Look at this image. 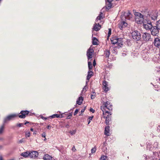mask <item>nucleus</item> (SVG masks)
Returning a JSON list of instances; mask_svg holds the SVG:
<instances>
[{
    "label": "nucleus",
    "mask_w": 160,
    "mask_h": 160,
    "mask_svg": "<svg viewBox=\"0 0 160 160\" xmlns=\"http://www.w3.org/2000/svg\"><path fill=\"white\" fill-rule=\"evenodd\" d=\"M101 109L103 112V118H106L105 123L107 125H108L111 119L112 114L111 111L112 109V105L109 101L103 102V105L101 107Z\"/></svg>",
    "instance_id": "obj_1"
},
{
    "label": "nucleus",
    "mask_w": 160,
    "mask_h": 160,
    "mask_svg": "<svg viewBox=\"0 0 160 160\" xmlns=\"http://www.w3.org/2000/svg\"><path fill=\"white\" fill-rule=\"evenodd\" d=\"M134 15L136 17H139L141 18V20L138 21V18H135V21L138 24H141L143 23L144 19V16L141 13L136 12V11H133Z\"/></svg>",
    "instance_id": "obj_2"
},
{
    "label": "nucleus",
    "mask_w": 160,
    "mask_h": 160,
    "mask_svg": "<svg viewBox=\"0 0 160 160\" xmlns=\"http://www.w3.org/2000/svg\"><path fill=\"white\" fill-rule=\"evenodd\" d=\"M132 39L135 41H138L141 38V35L140 33L137 31H134L132 33Z\"/></svg>",
    "instance_id": "obj_3"
},
{
    "label": "nucleus",
    "mask_w": 160,
    "mask_h": 160,
    "mask_svg": "<svg viewBox=\"0 0 160 160\" xmlns=\"http://www.w3.org/2000/svg\"><path fill=\"white\" fill-rule=\"evenodd\" d=\"M142 39L143 41L146 42L152 40V39L151 38L150 34L147 32H145L143 33L142 35Z\"/></svg>",
    "instance_id": "obj_4"
},
{
    "label": "nucleus",
    "mask_w": 160,
    "mask_h": 160,
    "mask_svg": "<svg viewBox=\"0 0 160 160\" xmlns=\"http://www.w3.org/2000/svg\"><path fill=\"white\" fill-rule=\"evenodd\" d=\"M94 50L92 48L90 47L87 50V55L88 60L91 58L93 57Z\"/></svg>",
    "instance_id": "obj_5"
},
{
    "label": "nucleus",
    "mask_w": 160,
    "mask_h": 160,
    "mask_svg": "<svg viewBox=\"0 0 160 160\" xmlns=\"http://www.w3.org/2000/svg\"><path fill=\"white\" fill-rule=\"evenodd\" d=\"M124 15L126 19L130 20H133V17L132 14L131 13L130 11H128L127 12L124 13Z\"/></svg>",
    "instance_id": "obj_6"
},
{
    "label": "nucleus",
    "mask_w": 160,
    "mask_h": 160,
    "mask_svg": "<svg viewBox=\"0 0 160 160\" xmlns=\"http://www.w3.org/2000/svg\"><path fill=\"white\" fill-rule=\"evenodd\" d=\"M159 30L156 26L152 27L151 30L152 34L153 36H157L159 33Z\"/></svg>",
    "instance_id": "obj_7"
},
{
    "label": "nucleus",
    "mask_w": 160,
    "mask_h": 160,
    "mask_svg": "<svg viewBox=\"0 0 160 160\" xmlns=\"http://www.w3.org/2000/svg\"><path fill=\"white\" fill-rule=\"evenodd\" d=\"M29 113V112L27 110L22 111H21L20 115H18L19 118H24L26 115H28Z\"/></svg>",
    "instance_id": "obj_8"
},
{
    "label": "nucleus",
    "mask_w": 160,
    "mask_h": 160,
    "mask_svg": "<svg viewBox=\"0 0 160 160\" xmlns=\"http://www.w3.org/2000/svg\"><path fill=\"white\" fill-rule=\"evenodd\" d=\"M38 153L37 151H30L29 157L30 158H35L38 157Z\"/></svg>",
    "instance_id": "obj_9"
},
{
    "label": "nucleus",
    "mask_w": 160,
    "mask_h": 160,
    "mask_svg": "<svg viewBox=\"0 0 160 160\" xmlns=\"http://www.w3.org/2000/svg\"><path fill=\"white\" fill-rule=\"evenodd\" d=\"M127 25V23L125 22L121 21L118 24V27L120 29H122V28L126 27Z\"/></svg>",
    "instance_id": "obj_10"
},
{
    "label": "nucleus",
    "mask_w": 160,
    "mask_h": 160,
    "mask_svg": "<svg viewBox=\"0 0 160 160\" xmlns=\"http://www.w3.org/2000/svg\"><path fill=\"white\" fill-rule=\"evenodd\" d=\"M103 87V89L105 92H107L109 90V88H108V82L104 80L102 83Z\"/></svg>",
    "instance_id": "obj_11"
},
{
    "label": "nucleus",
    "mask_w": 160,
    "mask_h": 160,
    "mask_svg": "<svg viewBox=\"0 0 160 160\" xmlns=\"http://www.w3.org/2000/svg\"><path fill=\"white\" fill-rule=\"evenodd\" d=\"M113 0H106V8L108 9H110L112 6V2Z\"/></svg>",
    "instance_id": "obj_12"
},
{
    "label": "nucleus",
    "mask_w": 160,
    "mask_h": 160,
    "mask_svg": "<svg viewBox=\"0 0 160 160\" xmlns=\"http://www.w3.org/2000/svg\"><path fill=\"white\" fill-rule=\"evenodd\" d=\"M143 26L147 30H151L152 27V25L150 22H148L146 24H144Z\"/></svg>",
    "instance_id": "obj_13"
},
{
    "label": "nucleus",
    "mask_w": 160,
    "mask_h": 160,
    "mask_svg": "<svg viewBox=\"0 0 160 160\" xmlns=\"http://www.w3.org/2000/svg\"><path fill=\"white\" fill-rule=\"evenodd\" d=\"M154 43V45L158 48L160 47V39L158 38L155 39Z\"/></svg>",
    "instance_id": "obj_14"
},
{
    "label": "nucleus",
    "mask_w": 160,
    "mask_h": 160,
    "mask_svg": "<svg viewBox=\"0 0 160 160\" xmlns=\"http://www.w3.org/2000/svg\"><path fill=\"white\" fill-rule=\"evenodd\" d=\"M101 28V26L100 24L99 23H95L93 28V29L95 31H98Z\"/></svg>",
    "instance_id": "obj_15"
},
{
    "label": "nucleus",
    "mask_w": 160,
    "mask_h": 160,
    "mask_svg": "<svg viewBox=\"0 0 160 160\" xmlns=\"http://www.w3.org/2000/svg\"><path fill=\"white\" fill-rule=\"evenodd\" d=\"M17 116V115L15 114L10 115L8 116L5 119V121L10 120Z\"/></svg>",
    "instance_id": "obj_16"
},
{
    "label": "nucleus",
    "mask_w": 160,
    "mask_h": 160,
    "mask_svg": "<svg viewBox=\"0 0 160 160\" xmlns=\"http://www.w3.org/2000/svg\"><path fill=\"white\" fill-rule=\"evenodd\" d=\"M117 45L118 47H121L123 45L122 39L121 38H117Z\"/></svg>",
    "instance_id": "obj_17"
},
{
    "label": "nucleus",
    "mask_w": 160,
    "mask_h": 160,
    "mask_svg": "<svg viewBox=\"0 0 160 160\" xmlns=\"http://www.w3.org/2000/svg\"><path fill=\"white\" fill-rule=\"evenodd\" d=\"M104 134L108 136L110 135V127L109 126H108L105 128Z\"/></svg>",
    "instance_id": "obj_18"
},
{
    "label": "nucleus",
    "mask_w": 160,
    "mask_h": 160,
    "mask_svg": "<svg viewBox=\"0 0 160 160\" xmlns=\"http://www.w3.org/2000/svg\"><path fill=\"white\" fill-rule=\"evenodd\" d=\"M43 158L44 160H52V157L48 154H45Z\"/></svg>",
    "instance_id": "obj_19"
},
{
    "label": "nucleus",
    "mask_w": 160,
    "mask_h": 160,
    "mask_svg": "<svg viewBox=\"0 0 160 160\" xmlns=\"http://www.w3.org/2000/svg\"><path fill=\"white\" fill-rule=\"evenodd\" d=\"M111 43L113 44H117V38L115 37L111 38Z\"/></svg>",
    "instance_id": "obj_20"
},
{
    "label": "nucleus",
    "mask_w": 160,
    "mask_h": 160,
    "mask_svg": "<svg viewBox=\"0 0 160 160\" xmlns=\"http://www.w3.org/2000/svg\"><path fill=\"white\" fill-rule=\"evenodd\" d=\"M30 154V151L29 152H23L22 153L21 155L24 157V158H27L29 156Z\"/></svg>",
    "instance_id": "obj_21"
},
{
    "label": "nucleus",
    "mask_w": 160,
    "mask_h": 160,
    "mask_svg": "<svg viewBox=\"0 0 160 160\" xmlns=\"http://www.w3.org/2000/svg\"><path fill=\"white\" fill-rule=\"evenodd\" d=\"M83 101V98L82 97H80L77 101V103L80 105L82 103Z\"/></svg>",
    "instance_id": "obj_22"
},
{
    "label": "nucleus",
    "mask_w": 160,
    "mask_h": 160,
    "mask_svg": "<svg viewBox=\"0 0 160 160\" xmlns=\"http://www.w3.org/2000/svg\"><path fill=\"white\" fill-rule=\"evenodd\" d=\"M62 115L58 114H54L50 117V118H62Z\"/></svg>",
    "instance_id": "obj_23"
},
{
    "label": "nucleus",
    "mask_w": 160,
    "mask_h": 160,
    "mask_svg": "<svg viewBox=\"0 0 160 160\" xmlns=\"http://www.w3.org/2000/svg\"><path fill=\"white\" fill-rule=\"evenodd\" d=\"M98 41L96 38H92V44L94 45H97L98 43Z\"/></svg>",
    "instance_id": "obj_24"
},
{
    "label": "nucleus",
    "mask_w": 160,
    "mask_h": 160,
    "mask_svg": "<svg viewBox=\"0 0 160 160\" xmlns=\"http://www.w3.org/2000/svg\"><path fill=\"white\" fill-rule=\"evenodd\" d=\"M158 16L157 13L155 12L153 15H152L151 16V18L152 19L155 20L157 19Z\"/></svg>",
    "instance_id": "obj_25"
},
{
    "label": "nucleus",
    "mask_w": 160,
    "mask_h": 160,
    "mask_svg": "<svg viewBox=\"0 0 160 160\" xmlns=\"http://www.w3.org/2000/svg\"><path fill=\"white\" fill-rule=\"evenodd\" d=\"M103 13L102 12H100V14L98 16L96 19V21H98V20H101V19L103 18Z\"/></svg>",
    "instance_id": "obj_26"
},
{
    "label": "nucleus",
    "mask_w": 160,
    "mask_h": 160,
    "mask_svg": "<svg viewBox=\"0 0 160 160\" xmlns=\"http://www.w3.org/2000/svg\"><path fill=\"white\" fill-rule=\"evenodd\" d=\"M5 127V125L4 124H3L0 128V134H2L4 130Z\"/></svg>",
    "instance_id": "obj_27"
},
{
    "label": "nucleus",
    "mask_w": 160,
    "mask_h": 160,
    "mask_svg": "<svg viewBox=\"0 0 160 160\" xmlns=\"http://www.w3.org/2000/svg\"><path fill=\"white\" fill-rule=\"evenodd\" d=\"M110 54V52L109 50H107L105 53V57L107 58H108Z\"/></svg>",
    "instance_id": "obj_28"
},
{
    "label": "nucleus",
    "mask_w": 160,
    "mask_h": 160,
    "mask_svg": "<svg viewBox=\"0 0 160 160\" xmlns=\"http://www.w3.org/2000/svg\"><path fill=\"white\" fill-rule=\"evenodd\" d=\"M111 28H109L108 29V36L107 37V40H108L109 38V37L110 36L111 34Z\"/></svg>",
    "instance_id": "obj_29"
},
{
    "label": "nucleus",
    "mask_w": 160,
    "mask_h": 160,
    "mask_svg": "<svg viewBox=\"0 0 160 160\" xmlns=\"http://www.w3.org/2000/svg\"><path fill=\"white\" fill-rule=\"evenodd\" d=\"M88 67L89 70L92 68L93 67L90 62H88Z\"/></svg>",
    "instance_id": "obj_30"
},
{
    "label": "nucleus",
    "mask_w": 160,
    "mask_h": 160,
    "mask_svg": "<svg viewBox=\"0 0 160 160\" xmlns=\"http://www.w3.org/2000/svg\"><path fill=\"white\" fill-rule=\"evenodd\" d=\"M93 72L90 70H89L88 72V75L91 77L92 76H93Z\"/></svg>",
    "instance_id": "obj_31"
},
{
    "label": "nucleus",
    "mask_w": 160,
    "mask_h": 160,
    "mask_svg": "<svg viewBox=\"0 0 160 160\" xmlns=\"http://www.w3.org/2000/svg\"><path fill=\"white\" fill-rule=\"evenodd\" d=\"M100 160H108V159L106 156H103L101 157Z\"/></svg>",
    "instance_id": "obj_32"
},
{
    "label": "nucleus",
    "mask_w": 160,
    "mask_h": 160,
    "mask_svg": "<svg viewBox=\"0 0 160 160\" xmlns=\"http://www.w3.org/2000/svg\"><path fill=\"white\" fill-rule=\"evenodd\" d=\"M93 118V116L89 117L88 119V124H89L90 123V122H91V121L92 120V119Z\"/></svg>",
    "instance_id": "obj_33"
},
{
    "label": "nucleus",
    "mask_w": 160,
    "mask_h": 160,
    "mask_svg": "<svg viewBox=\"0 0 160 160\" xmlns=\"http://www.w3.org/2000/svg\"><path fill=\"white\" fill-rule=\"evenodd\" d=\"M156 26L157 27L158 29L160 30V20L157 22Z\"/></svg>",
    "instance_id": "obj_34"
},
{
    "label": "nucleus",
    "mask_w": 160,
    "mask_h": 160,
    "mask_svg": "<svg viewBox=\"0 0 160 160\" xmlns=\"http://www.w3.org/2000/svg\"><path fill=\"white\" fill-rule=\"evenodd\" d=\"M69 132L71 134V135H72L75 134L76 132L75 130H72L69 131Z\"/></svg>",
    "instance_id": "obj_35"
},
{
    "label": "nucleus",
    "mask_w": 160,
    "mask_h": 160,
    "mask_svg": "<svg viewBox=\"0 0 160 160\" xmlns=\"http://www.w3.org/2000/svg\"><path fill=\"white\" fill-rule=\"evenodd\" d=\"M120 47H114L113 48V50L115 52H117V49L118 48H119Z\"/></svg>",
    "instance_id": "obj_36"
},
{
    "label": "nucleus",
    "mask_w": 160,
    "mask_h": 160,
    "mask_svg": "<svg viewBox=\"0 0 160 160\" xmlns=\"http://www.w3.org/2000/svg\"><path fill=\"white\" fill-rule=\"evenodd\" d=\"M31 133L30 132H26L25 133V136L26 137H29L30 136Z\"/></svg>",
    "instance_id": "obj_37"
},
{
    "label": "nucleus",
    "mask_w": 160,
    "mask_h": 160,
    "mask_svg": "<svg viewBox=\"0 0 160 160\" xmlns=\"http://www.w3.org/2000/svg\"><path fill=\"white\" fill-rule=\"evenodd\" d=\"M96 148L94 147V148H93L91 149V152L92 153H95L96 152Z\"/></svg>",
    "instance_id": "obj_38"
},
{
    "label": "nucleus",
    "mask_w": 160,
    "mask_h": 160,
    "mask_svg": "<svg viewBox=\"0 0 160 160\" xmlns=\"http://www.w3.org/2000/svg\"><path fill=\"white\" fill-rule=\"evenodd\" d=\"M23 125V123H19L17 125V126L19 127H20L22 126Z\"/></svg>",
    "instance_id": "obj_39"
},
{
    "label": "nucleus",
    "mask_w": 160,
    "mask_h": 160,
    "mask_svg": "<svg viewBox=\"0 0 160 160\" xmlns=\"http://www.w3.org/2000/svg\"><path fill=\"white\" fill-rule=\"evenodd\" d=\"M78 109H76L74 112V115L75 116L76 115L77 113H78Z\"/></svg>",
    "instance_id": "obj_40"
},
{
    "label": "nucleus",
    "mask_w": 160,
    "mask_h": 160,
    "mask_svg": "<svg viewBox=\"0 0 160 160\" xmlns=\"http://www.w3.org/2000/svg\"><path fill=\"white\" fill-rule=\"evenodd\" d=\"M72 115L70 113L69 115H68L67 117V119H69L71 118L72 117Z\"/></svg>",
    "instance_id": "obj_41"
},
{
    "label": "nucleus",
    "mask_w": 160,
    "mask_h": 160,
    "mask_svg": "<svg viewBox=\"0 0 160 160\" xmlns=\"http://www.w3.org/2000/svg\"><path fill=\"white\" fill-rule=\"evenodd\" d=\"M90 111L92 112V113H94V112H95V110L93 109V108H91L90 109Z\"/></svg>",
    "instance_id": "obj_42"
},
{
    "label": "nucleus",
    "mask_w": 160,
    "mask_h": 160,
    "mask_svg": "<svg viewBox=\"0 0 160 160\" xmlns=\"http://www.w3.org/2000/svg\"><path fill=\"white\" fill-rule=\"evenodd\" d=\"M42 137L45 138L46 136V134L45 132H43L41 135Z\"/></svg>",
    "instance_id": "obj_43"
},
{
    "label": "nucleus",
    "mask_w": 160,
    "mask_h": 160,
    "mask_svg": "<svg viewBox=\"0 0 160 160\" xmlns=\"http://www.w3.org/2000/svg\"><path fill=\"white\" fill-rule=\"evenodd\" d=\"M72 150L73 152H75L76 151V149L75 148V147L74 146H73L72 147Z\"/></svg>",
    "instance_id": "obj_44"
},
{
    "label": "nucleus",
    "mask_w": 160,
    "mask_h": 160,
    "mask_svg": "<svg viewBox=\"0 0 160 160\" xmlns=\"http://www.w3.org/2000/svg\"><path fill=\"white\" fill-rule=\"evenodd\" d=\"M95 97V95H92V94H91V99H94Z\"/></svg>",
    "instance_id": "obj_45"
},
{
    "label": "nucleus",
    "mask_w": 160,
    "mask_h": 160,
    "mask_svg": "<svg viewBox=\"0 0 160 160\" xmlns=\"http://www.w3.org/2000/svg\"><path fill=\"white\" fill-rule=\"evenodd\" d=\"M41 118L43 120H46L48 119V118L44 117L43 116H41Z\"/></svg>",
    "instance_id": "obj_46"
},
{
    "label": "nucleus",
    "mask_w": 160,
    "mask_h": 160,
    "mask_svg": "<svg viewBox=\"0 0 160 160\" xmlns=\"http://www.w3.org/2000/svg\"><path fill=\"white\" fill-rule=\"evenodd\" d=\"M91 78V77L87 75V80L88 81L89 80V79Z\"/></svg>",
    "instance_id": "obj_47"
},
{
    "label": "nucleus",
    "mask_w": 160,
    "mask_h": 160,
    "mask_svg": "<svg viewBox=\"0 0 160 160\" xmlns=\"http://www.w3.org/2000/svg\"><path fill=\"white\" fill-rule=\"evenodd\" d=\"M23 139H21L20 140L18 141V143H22L23 142Z\"/></svg>",
    "instance_id": "obj_48"
},
{
    "label": "nucleus",
    "mask_w": 160,
    "mask_h": 160,
    "mask_svg": "<svg viewBox=\"0 0 160 160\" xmlns=\"http://www.w3.org/2000/svg\"><path fill=\"white\" fill-rule=\"evenodd\" d=\"M96 65V62L95 61V60L94 59L93 62V65L94 66H95Z\"/></svg>",
    "instance_id": "obj_49"
},
{
    "label": "nucleus",
    "mask_w": 160,
    "mask_h": 160,
    "mask_svg": "<svg viewBox=\"0 0 160 160\" xmlns=\"http://www.w3.org/2000/svg\"><path fill=\"white\" fill-rule=\"evenodd\" d=\"M84 110H85V109H84L82 110L81 111V113H82L84 111Z\"/></svg>",
    "instance_id": "obj_50"
},
{
    "label": "nucleus",
    "mask_w": 160,
    "mask_h": 160,
    "mask_svg": "<svg viewBox=\"0 0 160 160\" xmlns=\"http://www.w3.org/2000/svg\"><path fill=\"white\" fill-rule=\"evenodd\" d=\"M29 123V122L27 121V122H25L24 123V124L25 125H26L27 123Z\"/></svg>",
    "instance_id": "obj_51"
},
{
    "label": "nucleus",
    "mask_w": 160,
    "mask_h": 160,
    "mask_svg": "<svg viewBox=\"0 0 160 160\" xmlns=\"http://www.w3.org/2000/svg\"><path fill=\"white\" fill-rule=\"evenodd\" d=\"M51 127L50 126V125H48L47 127V128L48 129H50V128Z\"/></svg>",
    "instance_id": "obj_52"
},
{
    "label": "nucleus",
    "mask_w": 160,
    "mask_h": 160,
    "mask_svg": "<svg viewBox=\"0 0 160 160\" xmlns=\"http://www.w3.org/2000/svg\"><path fill=\"white\" fill-rule=\"evenodd\" d=\"M136 18H138V21H140V20H141V18H139V17H136Z\"/></svg>",
    "instance_id": "obj_53"
},
{
    "label": "nucleus",
    "mask_w": 160,
    "mask_h": 160,
    "mask_svg": "<svg viewBox=\"0 0 160 160\" xmlns=\"http://www.w3.org/2000/svg\"><path fill=\"white\" fill-rule=\"evenodd\" d=\"M30 130H31V131H32H32H33V128H31L30 129Z\"/></svg>",
    "instance_id": "obj_54"
},
{
    "label": "nucleus",
    "mask_w": 160,
    "mask_h": 160,
    "mask_svg": "<svg viewBox=\"0 0 160 160\" xmlns=\"http://www.w3.org/2000/svg\"><path fill=\"white\" fill-rule=\"evenodd\" d=\"M0 160H3L2 158L1 157H0Z\"/></svg>",
    "instance_id": "obj_55"
},
{
    "label": "nucleus",
    "mask_w": 160,
    "mask_h": 160,
    "mask_svg": "<svg viewBox=\"0 0 160 160\" xmlns=\"http://www.w3.org/2000/svg\"><path fill=\"white\" fill-rule=\"evenodd\" d=\"M69 125L68 124L66 126V127L68 128L69 127Z\"/></svg>",
    "instance_id": "obj_56"
},
{
    "label": "nucleus",
    "mask_w": 160,
    "mask_h": 160,
    "mask_svg": "<svg viewBox=\"0 0 160 160\" xmlns=\"http://www.w3.org/2000/svg\"><path fill=\"white\" fill-rule=\"evenodd\" d=\"M45 138V139H44V141H45V140H46V137H45V138Z\"/></svg>",
    "instance_id": "obj_57"
},
{
    "label": "nucleus",
    "mask_w": 160,
    "mask_h": 160,
    "mask_svg": "<svg viewBox=\"0 0 160 160\" xmlns=\"http://www.w3.org/2000/svg\"><path fill=\"white\" fill-rule=\"evenodd\" d=\"M33 134H36V132H34V133H33Z\"/></svg>",
    "instance_id": "obj_58"
},
{
    "label": "nucleus",
    "mask_w": 160,
    "mask_h": 160,
    "mask_svg": "<svg viewBox=\"0 0 160 160\" xmlns=\"http://www.w3.org/2000/svg\"><path fill=\"white\" fill-rule=\"evenodd\" d=\"M158 160H160V159H159Z\"/></svg>",
    "instance_id": "obj_59"
},
{
    "label": "nucleus",
    "mask_w": 160,
    "mask_h": 160,
    "mask_svg": "<svg viewBox=\"0 0 160 160\" xmlns=\"http://www.w3.org/2000/svg\"><path fill=\"white\" fill-rule=\"evenodd\" d=\"M1 0H0V1H1Z\"/></svg>",
    "instance_id": "obj_60"
}]
</instances>
